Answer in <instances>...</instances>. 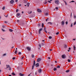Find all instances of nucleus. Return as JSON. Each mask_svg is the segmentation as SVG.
<instances>
[{"mask_svg": "<svg viewBox=\"0 0 76 76\" xmlns=\"http://www.w3.org/2000/svg\"><path fill=\"white\" fill-rule=\"evenodd\" d=\"M55 3L57 4H59V1L58 0H56L54 1Z\"/></svg>", "mask_w": 76, "mask_h": 76, "instance_id": "f257e3e1", "label": "nucleus"}, {"mask_svg": "<svg viewBox=\"0 0 76 76\" xmlns=\"http://www.w3.org/2000/svg\"><path fill=\"white\" fill-rule=\"evenodd\" d=\"M35 65V61H34V62L33 64V65L32 66V69H34V67Z\"/></svg>", "mask_w": 76, "mask_h": 76, "instance_id": "f03ea898", "label": "nucleus"}, {"mask_svg": "<svg viewBox=\"0 0 76 76\" xmlns=\"http://www.w3.org/2000/svg\"><path fill=\"white\" fill-rule=\"evenodd\" d=\"M26 49L28 50V51H30L31 50V48L29 47H27L26 48Z\"/></svg>", "mask_w": 76, "mask_h": 76, "instance_id": "7ed1b4c3", "label": "nucleus"}, {"mask_svg": "<svg viewBox=\"0 0 76 76\" xmlns=\"http://www.w3.org/2000/svg\"><path fill=\"white\" fill-rule=\"evenodd\" d=\"M37 11L38 12H39L40 13H41V12H42L41 10L38 9H37Z\"/></svg>", "mask_w": 76, "mask_h": 76, "instance_id": "20e7f679", "label": "nucleus"}, {"mask_svg": "<svg viewBox=\"0 0 76 76\" xmlns=\"http://www.w3.org/2000/svg\"><path fill=\"white\" fill-rule=\"evenodd\" d=\"M41 60V58H39L37 59V62H39Z\"/></svg>", "mask_w": 76, "mask_h": 76, "instance_id": "39448f33", "label": "nucleus"}, {"mask_svg": "<svg viewBox=\"0 0 76 76\" xmlns=\"http://www.w3.org/2000/svg\"><path fill=\"white\" fill-rule=\"evenodd\" d=\"M10 3L11 4H13V3H14V1L13 0H11L10 1Z\"/></svg>", "mask_w": 76, "mask_h": 76, "instance_id": "423d86ee", "label": "nucleus"}, {"mask_svg": "<svg viewBox=\"0 0 76 76\" xmlns=\"http://www.w3.org/2000/svg\"><path fill=\"white\" fill-rule=\"evenodd\" d=\"M35 66H36V67H39V64L38 63H37Z\"/></svg>", "mask_w": 76, "mask_h": 76, "instance_id": "0eeeda50", "label": "nucleus"}, {"mask_svg": "<svg viewBox=\"0 0 76 76\" xmlns=\"http://www.w3.org/2000/svg\"><path fill=\"white\" fill-rule=\"evenodd\" d=\"M64 48H67V45H64Z\"/></svg>", "mask_w": 76, "mask_h": 76, "instance_id": "6e6552de", "label": "nucleus"}, {"mask_svg": "<svg viewBox=\"0 0 76 76\" xmlns=\"http://www.w3.org/2000/svg\"><path fill=\"white\" fill-rule=\"evenodd\" d=\"M19 75L20 76H23L24 75V74H22L21 73H19Z\"/></svg>", "mask_w": 76, "mask_h": 76, "instance_id": "1a4fd4ad", "label": "nucleus"}, {"mask_svg": "<svg viewBox=\"0 0 76 76\" xmlns=\"http://www.w3.org/2000/svg\"><path fill=\"white\" fill-rule=\"evenodd\" d=\"M7 69H8L9 67H10V65H6Z\"/></svg>", "mask_w": 76, "mask_h": 76, "instance_id": "9d476101", "label": "nucleus"}, {"mask_svg": "<svg viewBox=\"0 0 76 76\" xmlns=\"http://www.w3.org/2000/svg\"><path fill=\"white\" fill-rule=\"evenodd\" d=\"M38 72L39 73H41V72H42V69H39V70Z\"/></svg>", "mask_w": 76, "mask_h": 76, "instance_id": "9b49d317", "label": "nucleus"}, {"mask_svg": "<svg viewBox=\"0 0 76 76\" xmlns=\"http://www.w3.org/2000/svg\"><path fill=\"white\" fill-rule=\"evenodd\" d=\"M20 15V13H18L17 14V16L18 17Z\"/></svg>", "mask_w": 76, "mask_h": 76, "instance_id": "f8f14e48", "label": "nucleus"}, {"mask_svg": "<svg viewBox=\"0 0 76 76\" xmlns=\"http://www.w3.org/2000/svg\"><path fill=\"white\" fill-rule=\"evenodd\" d=\"M44 31H45V32H46V33H47V31H46V28H45V27L44 28Z\"/></svg>", "mask_w": 76, "mask_h": 76, "instance_id": "ddd939ff", "label": "nucleus"}, {"mask_svg": "<svg viewBox=\"0 0 76 76\" xmlns=\"http://www.w3.org/2000/svg\"><path fill=\"white\" fill-rule=\"evenodd\" d=\"M64 57H65V56H64V55H63L62 56V58H64Z\"/></svg>", "mask_w": 76, "mask_h": 76, "instance_id": "4468645a", "label": "nucleus"}, {"mask_svg": "<svg viewBox=\"0 0 76 76\" xmlns=\"http://www.w3.org/2000/svg\"><path fill=\"white\" fill-rule=\"evenodd\" d=\"M61 23H62V25H64V21H62L61 22Z\"/></svg>", "mask_w": 76, "mask_h": 76, "instance_id": "2eb2a0df", "label": "nucleus"}, {"mask_svg": "<svg viewBox=\"0 0 76 76\" xmlns=\"http://www.w3.org/2000/svg\"><path fill=\"white\" fill-rule=\"evenodd\" d=\"M16 50H15V54H16V53H17V50H18V48H16Z\"/></svg>", "mask_w": 76, "mask_h": 76, "instance_id": "dca6fc26", "label": "nucleus"}, {"mask_svg": "<svg viewBox=\"0 0 76 76\" xmlns=\"http://www.w3.org/2000/svg\"><path fill=\"white\" fill-rule=\"evenodd\" d=\"M53 70L54 71H56V70H57V68H54L53 69Z\"/></svg>", "mask_w": 76, "mask_h": 76, "instance_id": "f3484780", "label": "nucleus"}, {"mask_svg": "<svg viewBox=\"0 0 76 76\" xmlns=\"http://www.w3.org/2000/svg\"><path fill=\"white\" fill-rule=\"evenodd\" d=\"M63 1H64V2L66 5H67V2H66V1H65L64 0H63Z\"/></svg>", "mask_w": 76, "mask_h": 76, "instance_id": "a211bd4d", "label": "nucleus"}, {"mask_svg": "<svg viewBox=\"0 0 76 76\" xmlns=\"http://www.w3.org/2000/svg\"><path fill=\"white\" fill-rule=\"evenodd\" d=\"M42 27L44 28V23H42Z\"/></svg>", "mask_w": 76, "mask_h": 76, "instance_id": "6ab92c4d", "label": "nucleus"}, {"mask_svg": "<svg viewBox=\"0 0 76 76\" xmlns=\"http://www.w3.org/2000/svg\"><path fill=\"white\" fill-rule=\"evenodd\" d=\"M9 31H10V32H13V30L11 29H9Z\"/></svg>", "mask_w": 76, "mask_h": 76, "instance_id": "aec40b11", "label": "nucleus"}, {"mask_svg": "<svg viewBox=\"0 0 76 76\" xmlns=\"http://www.w3.org/2000/svg\"><path fill=\"white\" fill-rule=\"evenodd\" d=\"M73 47H74V50H76V47H75V45H74Z\"/></svg>", "mask_w": 76, "mask_h": 76, "instance_id": "412c9836", "label": "nucleus"}, {"mask_svg": "<svg viewBox=\"0 0 76 76\" xmlns=\"http://www.w3.org/2000/svg\"><path fill=\"white\" fill-rule=\"evenodd\" d=\"M42 29H43V28H41L40 29L39 31H42Z\"/></svg>", "mask_w": 76, "mask_h": 76, "instance_id": "4be33fe9", "label": "nucleus"}, {"mask_svg": "<svg viewBox=\"0 0 76 76\" xmlns=\"http://www.w3.org/2000/svg\"><path fill=\"white\" fill-rule=\"evenodd\" d=\"M48 24H49V25H52V23L51 22H48Z\"/></svg>", "mask_w": 76, "mask_h": 76, "instance_id": "5701e85b", "label": "nucleus"}, {"mask_svg": "<svg viewBox=\"0 0 76 76\" xmlns=\"http://www.w3.org/2000/svg\"><path fill=\"white\" fill-rule=\"evenodd\" d=\"M38 27L39 28L40 27V26H41V25H40V24H38Z\"/></svg>", "mask_w": 76, "mask_h": 76, "instance_id": "b1692460", "label": "nucleus"}, {"mask_svg": "<svg viewBox=\"0 0 76 76\" xmlns=\"http://www.w3.org/2000/svg\"><path fill=\"white\" fill-rule=\"evenodd\" d=\"M66 73H68V72H69V70H67L66 71Z\"/></svg>", "mask_w": 76, "mask_h": 76, "instance_id": "393cba45", "label": "nucleus"}, {"mask_svg": "<svg viewBox=\"0 0 76 76\" xmlns=\"http://www.w3.org/2000/svg\"><path fill=\"white\" fill-rule=\"evenodd\" d=\"M12 75H15L16 74H15V73H14V72H12Z\"/></svg>", "mask_w": 76, "mask_h": 76, "instance_id": "a878e982", "label": "nucleus"}, {"mask_svg": "<svg viewBox=\"0 0 76 76\" xmlns=\"http://www.w3.org/2000/svg\"><path fill=\"white\" fill-rule=\"evenodd\" d=\"M34 55H32V58H34Z\"/></svg>", "mask_w": 76, "mask_h": 76, "instance_id": "bb28decb", "label": "nucleus"}, {"mask_svg": "<svg viewBox=\"0 0 76 76\" xmlns=\"http://www.w3.org/2000/svg\"><path fill=\"white\" fill-rule=\"evenodd\" d=\"M49 39H51V38H52V37H51V36H49Z\"/></svg>", "mask_w": 76, "mask_h": 76, "instance_id": "cd10ccee", "label": "nucleus"}, {"mask_svg": "<svg viewBox=\"0 0 76 76\" xmlns=\"http://www.w3.org/2000/svg\"><path fill=\"white\" fill-rule=\"evenodd\" d=\"M57 68H60V66H58L57 67H56Z\"/></svg>", "mask_w": 76, "mask_h": 76, "instance_id": "c85d7f7f", "label": "nucleus"}, {"mask_svg": "<svg viewBox=\"0 0 76 76\" xmlns=\"http://www.w3.org/2000/svg\"><path fill=\"white\" fill-rule=\"evenodd\" d=\"M5 9V7L4 6L3 8H2V10H4Z\"/></svg>", "mask_w": 76, "mask_h": 76, "instance_id": "c756f323", "label": "nucleus"}, {"mask_svg": "<svg viewBox=\"0 0 76 76\" xmlns=\"http://www.w3.org/2000/svg\"><path fill=\"white\" fill-rule=\"evenodd\" d=\"M47 0H45V4H47Z\"/></svg>", "mask_w": 76, "mask_h": 76, "instance_id": "7c9ffc66", "label": "nucleus"}, {"mask_svg": "<svg viewBox=\"0 0 76 76\" xmlns=\"http://www.w3.org/2000/svg\"><path fill=\"white\" fill-rule=\"evenodd\" d=\"M39 47H40V48H41V44H39Z\"/></svg>", "mask_w": 76, "mask_h": 76, "instance_id": "2f4dec72", "label": "nucleus"}, {"mask_svg": "<svg viewBox=\"0 0 76 76\" xmlns=\"http://www.w3.org/2000/svg\"><path fill=\"white\" fill-rule=\"evenodd\" d=\"M56 35H58L59 34V33L58 32H57L56 33Z\"/></svg>", "mask_w": 76, "mask_h": 76, "instance_id": "473e14b6", "label": "nucleus"}, {"mask_svg": "<svg viewBox=\"0 0 76 76\" xmlns=\"http://www.w3.org/2000/svg\"><path fill=\"white\" fill-rule=\"evenodd\" d=\"M68 62H69V63H70V59H68Z\"/></svg>", "mask_w": 76, "mask_h": 76, "instance_id": "72a5a7b5", "label": "nucleus"}, {"mask_svg": "<svg viewBox=\"0 0 76 76\" xmlns=\"http://www.w3.org/2000/svg\"><path fill=\"white\" fill-rule=\"evenodd\" d=\"M48 15V13L47 12L45 13V15Z\"/></svg>", "mask_w": 76, "mask_h": 76, "instance_id": "f704fd0d", "label": "nucleus"}, {"mask_svg": "<svg viewBox=\"0 0 76 76\" xmlns=\"http://www.w3.org/2000/svg\"><path fill=\"white\" fill-rule=\"evenodd\" d=\"M19 11V10L18 9H17L16 10V12H17Z\"/></svg>", "mask_w": 76, "mask_h": 76, "instance_id": "c9c22d12", "label": "nucleus"}, {"mask_svg": "<svg viewBox=\"0 0 76 76\" xmlns=\"http://www.w3.org/2000/svg\"><path fill=\"white\" fill-rule=\"evenodd\" d=\"M39 34H41V31H39Z\"/></svg>", "mask_w": 76, "mask_h": 76, "instance_id": "e433bc0d", "label": "nucleus"}, {"mask_svg": "<svg viewBox=\"0 0 76 76\" xmlns=\"http://www.w3.org/2000/svg\"><path fill=\"white\" fill-rule=\"evenodd\" d=\"M71 27H72V26H73V23H72L71 25Z\"/></svg>", "mask_w": 76, "mask_h": 76, "instance_id": "4c0bfd02", "label": "nucleus"}, {"mask_svg": "<svg viewBox=\"0 0 76 76\" xmlns=\"http://www.w3.org/2000/svg\"><path fill=\"white\" fill-rule=\"evenodd\" d=\"M2 28H5V26L4 25L2 26Z\"/></svg>", "mask_w": 76, "mask_h": 76, "instance_id": "58836bf2", "label": "nucleus"}, {"mask_svg": "<svg viewBox=\"0 0 76 76\" xmlns=\"http://www.w3.org/2000/svg\"><path fill=\"white\" fill-rule=\"evenodd\" d=\"M9 70H11V68L10 67L9 68Z\"/></svg>", "mask_w": 76, "mask_h": 76, "instance_id": "ea45409f", "label": "nucleus"}, {"mask_svg": "<svg viewBox=\"0 0 76 76\" xmlns=\"http://www.w3.org/2000/svg\"><path fill=\"white\" fill-rule=\"evenodd\" d=\"M2 31H5V30H4V29H3V28L2 29Z\"/></svg>", "mask_w": 76, "mask_h": 76, "instance_id": "a19ab883", "label": "nucleus"}, {"mask_svg": "<svg viewBox=\"0 0 76 76\" xmlns=\"http://www.w3.org/2000/svg\"><path fill=\"white\" fill-rule=\"evenodd\" d=\"M66 25H67V24L68 23V22H67V21H66Z\"/></svg>", "mask_w": 76, "mask_h": 76, "instance_id": "79ce46f5", "label": "nucleus"}, {"mask_svg": "<svg viewBox=\"0 0 76 76\" xmlns=\"http://www.w3.org/2000/svg\"><path fill=\"white\" fill-rule=\"evenodd\" d=\"M48 3H51V1H48Z\"/></svg>", "mask_w": 76, "mask_h": 76, "instance_id": "37998d69", "label": "nucleus"}, {"mask_svg": "<svg viewBox=\"0 0 76 76\" xmlns=\"http://www.w3.org/2000/svg\"><path fill=\"white\" fill-rule=\"evenodd\" d=\"M56 10H58V8L57 7H56Z\"/></svg>", "mask_w": 76, "mask_h": 76, "instance_id": "c03bdc74", "label": "nucleus"}, {"mask_svg": "<svg viewBox=\"0 0 76 76\" xmlns=\"http://www.w3.org/2000/svg\"><path fill=\"white\" fill-rule=\"evenodd\" d=\"M6 53H4V54L3 55V56H6Z\"/></svg>", "mask_w": 76, "mask_h": 76, "instance_id": "a18cd8bd", "label": "nucleus"}, {"mask_svg": "<svg viewBox=\"0 0 76 76\" xmlns=\"http://www.w3.org/2000/svg\"><path fill=\"white\" fill-rule=\"evenodd\" d=\"M19 54H21V52H19L18 53Z\"/></svg>", "mask_w": 76, "mask_h": 76, "instance_id": "49530a36", "label": "nucleus"}, {"mask_svg": "<svg viewBox=\"0 0 76 76\" xmlns=\"http://www.w3.org/2000/svg\"><path fill=\"white\" fill-rule=\"evenodd\" d=\"M29 3H28L27 4V5H29Z\"/></svg>", "mask_w": 76, "mask_h": 76, "instance_id": "de8ad7c7", "label": "nucleus"}, {"mask_svg": "<svg viewBox=\"0 0 76 76\" xmlns=\"http://www.w3.org/2000/svg\"><path fill=\"white\" fill-rule=\"evenodd\" d=\"M74 18H76V16L75 15L74 17Z\"/></svg>", "mask_w": 76, "mask_h": 76, "instance_id": "09e8293b", "label": "nucleus"}, {"mask_svg": "<svg viewBox=\"0 0 76 76\" xmlns=\"http://www.w3.org/2000/svg\"><path fill=\"white\" fill-rule=\"evenodd\" d=\"M15 57H13L12 58V60H15Z\"/></svg>", "mask_w": 76, "mask_h": 76, "instance_id": "8fccbe9b", "label": "nucleus"}, {"mask_svg": "<svg viewBox=\"0 0 76 76\" xmlns=\"http://www.w3.org/2000/svg\"><path fill=\"white\" fill-rule=\"evenodd\" d=\"M4 16H5V17H6V18H7V17L8 15H4Z\"/></svg>", "mask_w": 76, "mask_h": 76, "instance_id": "3c124183", "label": "nucleus"}, {"mask_svg": "<svg viewBox=\"0 0 76 76\" xmlns=\"http://www.w3.org/2000/svg\"><path fill=\"white\" fill-rule=\"evenodd\" d=\"M48 19H47L46 20V21H47L48 20Z\"/></svg>", "mask_w": 76, "mask_h": 76, "instance_id": "603ef678", "label": "nucleus"}, {"mask_svg": "<svg viewBox=\"0 0 76 76\" xmlns=\"http://www.w3.org/2000/svg\"><path fill=\"white\" fill-rule=\"evenodd\" d=\"M73 40H74V41H75V40H76V39H73Z\"/></svg>", "mask_w": 76, "mask_h": 76, "instance_id": "864d4df0", "label": "nucleus"}, {"mask_svg": "<svg viewBox=\"0 0 76 76\" xmlns=\"http://www.w3.org/2000/svg\"><path fill=\"white\" fill-rule=\"evenodd\" d=\"M4 23H7V22L5 21L4 22Z\"/></svg>", "mask_w": 76, "mask_h": 76, "instance_id": "5fc2aeb1", "label": "nucleus"}, {"mask_svg": "<svg viewBox=\"0 0 76 76\" xmlns=\"http://www.w3.org/2000/svg\"><path fill=\"white\" fill-rule=\"evenodd\" d=\"M23 58H24V56H23L22 57L21 59L22 60L23 59Z\"/></svg>", "mask_w": 76, "mask_h": 76, "instance_id": "6e6d98bb", "label": "nucleus"}, {"mask_svg": "<svg viewBox=\"0 0 76 76\" xmlns=\"http://www.w3.org/2000/svg\"><path fill=\"white\" fill-rule=\"evenodd\" d=\"M17 22H19V20H18L17 21Z\"/></svg>", "mask_w": 76, "mask_h": 76, "instance_id": "4d7b16f0", "label": "nucleus"}, {"mask_svg": "<svg viewBox=\"0 0 76 76\" xmlns=\"http://www.w3.org/2000/svg\"><path fill=\"white\" fill-rule=\"evenodd\" d=\"M22 6L21 4H20L19 5V6Z\"/></svg>", "mask_w": 76, "mask_h": 76, "instance_id": "13d9d810", "label": "nucleus"}, {"mask_svg": "<svg viewBox=\"0 0 76 76\" xmlns=\"http://www.w3.org/2000/svg\"><path fill=\"white\" fill-rule=\"evenodd\" d=\"M69 50H71V48H69Z\"/></svg>", "mask_w": 76, "mask_h": 76, "instance_id": "bf43d9fd", "label": "nucleus"}, {"mask_svg": "<svg viewBox=\"0 0 76 76\" xmlns=\"http://www.w3.org/2000/svg\"><path fill=\"white\" fill-rule=\"evenodd\" d=\"M18 1V0H15V1H16V2H17Z\"/></svg>", "mask_w": 76, "mask_h": 76, "instance_id": "052dcab7", "label": "nucleus"}, {"mask_svg": "<svg viewBox=\"0 0 76 76\" xmlns=\"http://www.w3.org/2000/svg\"><path fill=\"white\" fill-rule=\"evenodd\" d=\"M71 2H75V1H71Z\"/></svg>", "mask_w": 76, "mask_h": 76, "instance_id": "680f3d73", "label": "nucleus"}, {"mask_svg": "<svg viewBox=\"0 0 76 76\" xmlns=\"http://www.w3.org/2000/svg\"><path fill=\"white\" fill-rule=\"evenodd\" d=\"M31 13H32V12L31 11V12H30V13H29V14H31Z\"/></svg>", "mask_w": 76, "mask_h": 76, "instance_id": "e2e57ef3", "label": "nucleus"}, {"mask_svg": "<svg viewBox=\"0 0 76 76\" xmlns=\"http://www.w3.org/2000/svg\"><path fill=\"white\" fill-rule=\"evenodd\" d=\"M48 59H50V57H48Z\"/></svg>", "mask_w": 76, "mask_h": 76, "instance_id": "0e129e2a", "label": "nucleus"}, {"mask_svg": "<svg viewBox=\"0 0 76 76\" xmlns=\"http://www.w3.org/2000/svg\"><path fill=\"white\" fill-rule=\"evenodd\" d=\"M55 62L56 63L57 62V61H55Z\"/></svg>", "mask_w": 76, "mask_h": 76, "instance_id": "69168bd1", "label": "nucleus"}, {"mask_svg": "<svg viewBox=\"0 0 76 76\" xmlns=\"http://www.w3.org/2000/svg\"><path fill=\"white\" fill-rule=\"evenodd\" d=\"M50 51H52V50H53L52 49H50Z\"/></svg>", "mask_w": 76, "mask_h": 76, "instance_id": "338daca9", "label": "nucleus"}, {"mask_svg": "<svg viewBox=\"0 0 76 76\" xmlns=\"http://www.w3.org/2000/svg\"><path fill=\"white\" fill-rule=\"evenodd\" d=\"M42 41L43 42H44V40H42Z\"/></svg>", "mask_w": 76, "mask_h": 76, "instance_id": "774afa93", "label": "nucleus"}]
</instances>
